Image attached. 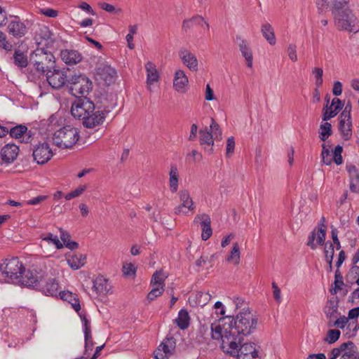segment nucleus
<instances>
[{
    "instance_id": "obj_1",
    "label": "nucleus",
    "mask_w": 359,
    "mask_h": 359,
    "mask_svg": "<svg viewBox=\"0 0 359 359\" xmlns=\"http://www.w3.org/2000/svg\"><path fill=\"white\" fill-rule=\"evenodd\" d=\"M226 339L238 340L239 342L243 340V336L252 333L257 328V318L250 311H244L237 315V319L234 320L233 315H226Z\"/></svg>"
},
{
    "instance_id": "obj_2",
    "label": "nucleus",
    "mask_w": 359,
    "mask_h": 359,
    "mask_svg": "<svg viewBox=\"0 0 359 359\" xmlns=\"http://www.w3.org/2000/svg\"><path fill=\"white\" fill-rule=\"evenodd\" d=\"M229 341V348L226 350V354H228L230 357H236L237 359H245V358H251L255 359L257 358H261L259 355V346L256 347V345L253 343H245L241 344L238 340L231 339Z\"/></svg>"
},
{
    "instance_id": "obj_3",
    "label": "nucleus",
    "mask_w": 359,
    "mask_h": 359,
    "mask_svg": "<svg viewBox=\"0 0 359 359\" xmlns=\"http://www.w3.org/2000/svg\"><path fill=\"white\" fill-rule=\"evenodd\" d=\"M55 57L43 49H36L30 56V65L34 66L35 71L39 74H47L55 68Z\"/></svg>"
},
{
    "instance_id": "obj_4",
    "label": "nucleus",
    "mask_w": 359,
    "mask_h": 359,
    "mask_svg": "<svg viewBox=\"0 0 359 359\" xmlns=\"http://www.w3.org/2000/svg\"><path fill=\"white\" fill-rule=\"evenodd\" d=\"M80 135L76 128L69 126L55 131L53 135V144L60 149H70L79 140Z\"/></svg>"
},
{
    "instance_id": "obj_5",
    "label": "nucleus",
    "mask_w": 359,
    "mask_h": 359,
    "mask_svg": "<svg viewBox=\"0 0 359 359\" xmlns=\"http://www.w3.org/2000/svg\"><path fill=\"white\" fill-rule=\"evenodd\" d=\"M335 25L340 30H346L350 32L359 31L357 18L349 9L332 11Z\"/></svg>"
},
{
    "instance_id": "obj_6",
    "label": "nucleus",
    "mask_w": 359,
    "mask_h": 359,
    "mask_svg": "<svg viewBox=\"0 0 359 359\" xmlns=\"http://www.w3.org/2000/svg\"><path fill=\"white\" fill-rule=\"evenodd\" d=\"M68 83L70 93L76 97H86L93 88L92 81L84 74L72 76Z\"/></svg>"
},
{
    "instance_id": "obj_7",
    "label": "nucleus",
    "mask_w": 359,
    "mask_h": 359,
    "mask_svg": "<svg viewBox=\"0 0 359 359\" xmlns=\"http://www.w3.org/2000/svg\"><path fill=\"white\" fill-rule=\"evenodd\" d=\"M25 267L18 257L6 259L0 264V271L13 283L18 284Z\"/></svg>"
},
{
    "instance_id": "obj_8",
    "label": "nucleus",
    "mask_w": 359,
    "mask_h": 359,
    "mask_svg": "<svg viewBox=\"0 0 359 359\" xmlns=\"http://www.w3.org/2000/svg\"><path fill=\"white\" fill-rule=\"evenodd\" d=\"M45 276H47V272L41 268L27 271L25 269L18 284L39 290Z\"/></svg>"
},
{
    "instance_id": "obj_9",
    "label": "nucleus",
    "mask_w": 359,
    "mask_h": 359,
    "mask_svg": "<svg viewBox=\"0 0 359 359\" xmlns=\"http://www.w3.org/2000/svg\"><path fill=\"white\" fill-rule=\"evenodd\" d=\"M180 203L174 209V212L178 215H187L193 212L196 206L188 190H181L179 193Z\"/></svg>"
},
{
    "instance_id": "obj_10",
    "label": "nucleus",
    "mask_w": 359,
    "mask_h": 359,
    "mask_svg": "<svg viewBox=\"0 0 359 359\" xmlns=\"http://www.w3.org/2000/svg\"><path fill=\"white\" fill-rule=\"evenodd\" d=\"M176 348V341L174 337H166L154 351V359L168 358L171 357Z\"/></svg>"
},
{
    "instance_id": "obj_11",
    "label": "nucleus",
    "mask_w": 359,
    "mask_h": 359,
    "mask_svg": "<svg viewBox=\"0 0 359 359\" xmlns=\"http://www.w3.org/2000/svg\"><path fill=\"white\" fill-rule=\"evenodd\" d=\"M94 110L95 105L93 102L86 99L81 102L73 104L71 108V113L74 117L82 119L83 121L85 117L89 113H93Z\"/></svg>"
},
{
    "instance_id": "obj_12",
    "label": "nucleus",
    "mask_w": 359,
    "mask_h": 359,
    "mask_svg": "<svg viewBox=\"0 0 359 359\" xmlns=\"http://www.w3.org/2000/svg\"><path fill=\"white\" fill-rule=\"evenodd\" d=\"M32 155L38 164H44L50 160L53 152L48 143L43 142L34 147Z\"/></svg>"
},
{
    "instance_id": "obj_13",
    "label": "nucleus",
    "mask_w": 359,
    "mask_h": 359,
    "mask_svg": "<svg viewBox=\"0 0 359 359\" xmlns=\"http://www.w3.org/2000/svg\"><path fill=\"white\" fill-rule=\"evenodd\" d=\"M116 77V70L106 63H101L96 69V79L103 81L106 85H110L115 81Z\"/></svg>"
},
{
    "instance_id": "obj_14",
    "label": "nucleus",
    "mask_w": 359,
    "mask_h": 359,
    "mask_svg": "<svg viewBox=\"0 0 359 359\" xmlns=\"http://www.w3.org/2000/svg\"><path fill=\"white\" fill-rule=\"evenodd\" d=\"M193 222L201 227V238L203 241H207L210 238L212 234V230L211 228V219L208 215L205 213L196 215Z\"/></svg>"
},
{
    "instance_id": "obj_15",
    "label": "nucleus",
    "mask_w": 359,
    "mask_h": 359,
    "mask_svg": "<svg viewBox=\"0 0 359 359\" xmlns=\"http://www.w3.org/2000/svg\"><path fill=\"white\" fill-rule=\"evenodd\" d=\"M46 79L50 86L55 89H59L68 82L66 72L55 69V68L47 72Z\"/></svg>"
},
{
    "instance_id": "obj_16",
    "label": "nucleus",
    "mask_w": 359,
    "mask_h": 359,
    "mask_svg": "<svg viewBox=\"0 0 359 359\" xmlns=\"http://www.w3.org/2000/svg\"><path fill=\"white\" fill-rule=\"evenodd\" d=\"M12 18L8 25V32L15 38H21L27 33V27L17 15H10Z\"/></svg>"
},
{
    "instance_id": "obj_17",
    "label": "nucleus",
    "mask_w": 359,
    "mask_h": 359,
    "mask_svg": "<svg viewBox=\"0 0 359 359\" xmlns=\"http://www.w3.org/2000/svg\"><path fill=\"white\" fill-rule=\"evenodd\" d=\"M59 287L57 280L47 276L43 278L38 290L48 296H56L58 293Z\"/></svg>"
},
{
    "instance_id": "obj_18",
    "label": "nucleus",
    "mask_w": 359,
    "mask_h": 359,
    "mask_svg": "<svg viewBox=\"0 0 359 359\" xmlns=\"http://www.w3.org/2000/svg\"><path fill=\"white\" fill-rule=\"evenodd\" d=\"M105 114L101 111L89 113L83 121V126L87 128H94L102 125L105 120Z\"/></svg>"
},
{
    "instance_id": "obj_19",
    "label": "nucleus",
    "mask_w": 359,
    "mask_h": 359,
    "mask_svg": "<svg viewBox=\"0 0 359 359\" xmlns=\"http://www.w3.org/2000/svg\"><path fill=\"white\" fill-rule=\"evenodd\" d=\"M8 133L12 137L20 139L21 142L28 143L32 140V133L25 126L18 125L13 127Z\"/></svg>"
},
{
    "instance_id": "obj_20",
    "label": "nucleus",
    "mask_w": 359,
    "mask_h": 359,
    "mask_svg": "<svg viewBox=\"0 0 359 359\" xmlns=\"http://www.w3.org/2000/svg\"><path fill=\"white\" fill-rule=\"evenodd\" d=\"M179 57L182 60L183 64L191 71L196 72L198 70V64L197 58L196 55L189 50L186 48L180 50Z\"/></svg>"
},
{
    "instance_id": "obj_21",
    "label": "nucleus",
    "mask_w": 359,
    "mask_h": 359,
    "mask_svg": "<svg viewBox=\"0 0 359 359\" xmlns=\"http://www.w3.org/2000/svg\"><path fill=\"white\" fill-rule=\"evenodd\" d=\"M189 85V80L184 72L178 69L175 72L173 79V87L178 93H184L187 91Z\"/></svg>"
},
{
    "instance_id": "obj_22",
    "label": "nucleus",
    "mask_w": 359,
    "mask_h": 359,
    "mask_svg": "<svg viewBox=\"0 0 359 359\" xmlns=\"http://www.w3.org/2000/svg\"><path fill=\"white\" fill-rule=\"evenodd\" d=\"M194 27H200L205 31H209V24L201 15H195L191 18L184 20L182 22V29L185 32Z\"/></svg>"
},
{
    "instance_id": "obj_23",
    "label": "nucleus",
    "mask_w": 359,
    "mask_h": 359,
    "mask_svg": "<svg viewBox=\"0 0 359 359\" xmlns=\"http://www.w3.org/2000/svg\"><path fill=\"white\" fill-rule=\"evenodd\" d=\"M19 153V148L14 144H7L1 150V156L4 162L10 163L13 162Z\"/></svg>"
},
{
    "instance_id": "obj_24",
    "label": "nucleus",
    "mask_w": 359,
    "mask_h": 359,
    "mask_svg": "<svg viewBox=\"0 0 359 359\" xmlns=\"http://www.w3.org/2000/svg\"><path fill=\"white\" fill-rule=\"evenodd\" d=\"M349 1V0H318L317 6L319 11H324L329 8L332 11L342 9Z\"/></svg>"
},
{
    "instance_id": "obj_25",
    "label": "nucleus",
    "mask_w": 359,
    "mask_h": 359,
    "mask_svg": "<svg viewBox=\"0 0 359 359\" xmlns=\"http://www.w3.org/2000/svg\"><path fill=\"white\" fill-rule=\"evenodd\" d=\"M145 70L147 72V86L148 90L151 92V86L154 83L159 80V74L156 69V65L151 62H147L145 64Z\"/></svg>"
},
{
    "instance_id": "obj_26",
    "label": "nucleus",
    "mask_w": 359,
    "mask_h": 359,
    "mask_svg": "<svg viewBox=\"0 0 359 359\" xmlns=\"http://www.w3.org/2000/svg\"><path fill=\"white\" fill-rule=\"evenodd\" d=\"M199 142L200 144L203 147L205 151L210 154L213 152V135L211 132H209L207 128L199 131Z\"/></svg>"
},
{
    "instance_id": "obj_27",
    "label": "nucleus",
    "mask_w": 359,
    "mask_h": 359,
    "mask_svg": "<svg viewBox=\"0 0 359 359\" xmlns=\"http://www.w3.org/2000/svg\"><path fill=\"white\" fill-rule=\"evenodd\" d=\"M93 289L97 294L106 295L110 291L111 285L107 278L99 276L93 280Z\"/></svg>"
},
{
    "instance_id": "obj_28",
    "label": "nucleus",
    "mask_w": 359,
    "mask_h": 359,
    "mask_svg": "<svg viewBox=\"0 0 359 359\" xmlns=\"http://www.w3.org/2000/svg\"><path fill=\"white\" fill-rule=\"evenodd\" d=\"M236 43L238 44L242 55L245 57L246 65L248 67H252V53L246 41L240 36H236Z\"/></svg>"
},
{
    "instance_id": "obj_29",
    "label": "nucleus",
    "mask_w": 359,
    "mask_h": 359,
    "mask_svg": "<svg viewBox=\"0 0 359 359\" xmlns=\"http://www.w3.org/2000/svg\"><path fill=\"white\" fill-rule=\"evenodd\" d=\"M60 56L64 62L70 65L79 62L82 59L81 55L74 50H63Z\"/></svg>"
},
{
    "instance_id": "obj_30",
    "label": "nucleus",
    "mask_w": 359,
    "mask_h": 359,
    "mask_svg": "<svg viewBox=\"0 0 359 359\" xmlns=\"http://www.w3.org/2000/svg\"><path fill=\"white\" fill-rule=\"evenodd\" d=\"M223 320L224 317H220L217 320L211 324L212 338L215 340L222 341L221 348L222 349L224 348L223 346V330L224 326Z\"/></svg>"
},
{
    "instance_id": "obj_31",
    "label": "nucleus",
    "mask_w": 359,
    "mask_h": 359,
    "mask_svg": "<svg viewBox=\"0 0 359 359\" xmlns=\"http://www.w3.org/2000/svg\"><path fill=\"white\" fill-rule=\"evenodd\" d=\"M78 314L82 321L83 330L85 336L86 351H88L89 344H90L92 345L90 322L87 319L86 315L84 313L79 311Z\"/></svg>"
},
{
    "instance_id": "obj_32",
    "label": "nucleus",
    "mask_w": 359,
    "mask_h": 359,
    "mask_svg": "<svg viewBox=\"0 0 359 359\" xmlns=\"http://www.w3.org/2000/svg\"><path fill=\"white\" fill-rule=\"evenodd\" d=\"M59 294L62 299L68 302L72 305L74 311L77 313H79V311H81V305L78 296L76 294L69 291H63L59 292Z\"/></svg>"
},
{
    "instance_id": "obj_33",
    "label": "nucleus",
    "mask_w": 359,
    "mask_h": 359,
    "mask_svg": "<svg viewBox=\"0 0 359 359\" xmlns=\"http://www.w3.org/2000/svg\"><path fill=\"white\" fill-rule=\"evenodd\" d=\"M226 261L233 266H238L241 262V250L238 243H233Z\"/></svg>"
},
{
    "instance_id": "obj_34",
    "label": "nucleus",
    "mask_w": 359,
    "mask_h": 359,
    "mask_svg": "<svg viewBox=\"0 0 359 359\" xmlns=\"http://www.w3.org/2000/svg\"><path fill=\"white\" fill-rule=\"evenodd\" d=\"M338 311V300L337 299H332L327 302L326 305L324 308V312L326 317L330 320H332L337 318V314Z\"/></svg>"
},
{
    "instance_id": "obj_35",
    "label": "nucleus",
    "mask_w": 359,
    "mask_h": 359,
    "mask_svg": "<svg viewBox=\"0 0 359 359\" xmlns=\"http://www.w3.org/2000/svg\"><path fill=\"white\" fill-rule=\"evenodd\" d=\"M351 127V118L346 120V118H339V128L345 140H348L352 135Z\"/></svg>"
},
{
    "instance_id": "obj_36",
    "label": "nucleus",
    "mask_w": 359,
    "mask_h": 359,
    "mask_svg": "<svg viewBox=\"0 0 359 359\" xmlns=\"http://www.w3.org/2000/svg\"><path fill=\"white\" fill-rule=\"evenodd\" d=\"M179 172L176 165H172L169 172V186L172 193L178 189Z\"/></svg>"
},
{
    "instance_id": "obj_37",
    "label": "nucleus",
    "mask_w": 359,
    "mask_h": 359,
    "mask_svg": "<svg viewBox=\"0 0 359 359\" xmlns=\"http://www.w3.org/2000/svg\"><path fill=\"white\" fill-rule=\"evenodd\" d=\"M68 265L74 270L82 267L86 263V256L82 254H76L67 259Z\"/></svg>"
},
{
    "instance_id": "obj_38",
    "label": "nucleus",
    "mask_w": 359,
    "mask_h": 359,
    "mask_svg": "<svg viewBox=\"0 0 359 359\" xmlns=\"http://www.w3.org/2000/svg\"><path fill=\"white\" fill-rule=\"evenodd\" d=\"M190 317L189 313L185 309H181L177 318L175 319L174 322L182 330L187 329L189 325Z\"/></svg>"
},
{
    "instance_id": "obj_39",
    "label": "nucleus",
    "mask_w": 359,
    "mask_h": 359,
    "mask_svg": "<svg viewBox=\"0 0 359 359\" xmlns=\"http://www.w3.org/2000/svg\"><path fill=\"white\" fill-rule=\"evenodd\" d=\"M261 32L262 35L270 45H275L276 42L274 31L272 26L266 22L262 25Z\"/></svg>"
},
{
    "instance_id": "obj_40",
    "label": "nucleus",
    "mask_w": 359,
    "mask_h": 359,
    "mask_svg": "<svg viewBox=\"0 0 359 359\" xmlns=\"http://www.w3.org/2000/svg\"><path fill=\"white\" fill-rule=\"evenodd\" d=\"M318 133L320 140L323 142H325L332 134L331 123L325 121L320 124Z\"/></svg>"
},
{
    "instance_id": "obj_41",
    "label": "nucleus",
    "mask_w": 359,
    "mask_h": 359,
    "mask_svg": "<svg viewBox=\"0 0 359 359\" xmlns=\"http://www.w3.org/2000/svg\"><path fill=\"white\" fill-rule=\"evenodd\" d=\"M13 60L14 64L20 68L26 67L28 65L27 55L19 50L15 51Z\"/></svg>"
},
{
    "instance_id": "obj_42",
    "label": "nucleus",
    "mask_w": 359,
    "mask_h": 359,
    "mask_svg": "<svg viewBox=\"0 0 359 359\" xmlns=\"http://www.w3.org/2000/svg\"><path fill=\"white\" fill-rule=\"evenodd\" d=\"M325 222V218L323 217L320 219L318 228L317 230V243L320 245H324L326 238V229Z\"/></svg>"
},
{
    "instance_id": "obj_43",
    "label": "nucleus",
    "mask_w": 359,
    "mask_h": 359,
    "mask_svg": "<svg viewBox=\"0 0 359 359\" xmlns=\"http://www.w3.org/2000/svg\"><path fill=\"white\" fill-rule=\"evenodd\" d=\"M41 238L43 241H46L48 244H52L55 245L57 249H62L63 248V244L60 241L57 236L54 235L51 233H48L46 234H43L41 236Z\"/></svg>"
},
{
    "instance_id": "obj_44",
    "label": "nucleus",
    "mask_w": 359,
    "mask_h": 359,
    "mask_svg": "<svg viewBox=\"0 0 359 359\" xmlns=\"http://www.w3.org/2000/svg\"><path fill=\"white\" fill-rule=\"evenodd\" d=\"M341 358L346 359H359V353L357 351V348L353 344V346H348L347 348L343 351Z\"/></svg>"
},
{
    "instance_id": "obj_45",
    "label": "nucleus",
    "mask_w": 359,
    "mask_h": 359,
    "mask_svg": "<svg viewBox=\"0 0 359 359\" xmlns=\"http://www.w3.org/2000/svg\"><path fill=\"white\" fill-rule=\"evenodd\" d=\"M330 147V146H328L327 147L325 144H322L321 161L323 164L327 165H330L332 163V158L331 157Z\"/></svg>"
},
{
    "instance_id": "obj_46",
    "label": "nucleus",
    "mask_w": 359,
    "mask_h": 359,
    "mask_svg": "<svg viewBox=\"0 0 359 359\" xmlns=\"http://www.w3.org/2000/svg\"><path fill=\"white\" fill-rule=\"evenodd\" d=\"M325 258L328 264L332 262V259L334 255V250L333 244L330 241L325 242Z\"/></svg>"
},
{
    "instance_id": "obj_47",
    "label": "nucleus",
    "mask_w": 359,
    "mask_h": 359,
    "mask_svg": "<svg viewBox=\"0 0 359 359\" xmlns=\"http://www.w3.org/2000/svg\"><path fill=\"white\" fill-rule=\"evenodd\" d=\"M358 278H359V266L353 264L346 275V281L351 284L356 283Z\"/></svg>"
},
{
    "instance_id": "obj_48",
    "label": "nucleus",
    "mask_w": 359,
    "mask_h": 359,
    "mask_svg": "<svg viewBox=\"0 0 359 359\" xmlns=\"http://www.w3.org/2000/svg\"><path fill=\"white\" fill-rule=\"evenodd\" d=\"M348 346H353V342L349 341L345 343H343L340 345L339 348H333L331 351V356H330L329 359H336L339 357L341 353H342L343 351L347 348Z\"/></svg>"
},
{
    "instance_id": "obj_49",
    "label": "nucleus",
    "mask_w": 359,
    "mask_h": 359,
    "mask_svg": "<svg viewBox=\"0 0 359 359\" xmlns=\"http://www.w3.org/2000/svg\"><path fill=\"white\" fill-rule=\"evenodd\" d=\"M338 113L334 108H330V106L327 107V104H325L323 109V121L327 122L328 120L336 116Z\"/></svg>"
},
{
    "instance_id": "obj_50",
    "label": "nucleus",
    "mask_w": 359,
    "mask_h": 359,
    "mask_svg": "<svg viewBox=\"0 0 359 359\" xmlns=\"http://www.w3.org/2000/svg\"><path fill=\"white\" fill-rule=\"evenodd\" d=\"M348 318L343 316L339 318H335L334 320H332V321L329 320L327 325L330 327L336 326L341 329H343L345 327L346 324L348 323Z\"/></svg>"
},
{
    "instance_id": "obj_51",
    "label": "nucleus",
    "mask_w": 359,
    "mask_h": 359,
    "mask_svg": "<svg viewBox=\"0 0 359 359\" xmlns=\"http://www.w3.org/2000/svg\"><path fill=\"white\" fill-rule=\"evenodd\" d=\"M87 189L86 185H80L74 191L67 194L65 198L66 200L69 201L74 198L80 196Z\"/></svg>"
},
{
    "instance_id": "obj_52",
    "label": "nucleus",
    "mask_w": 359,
    "mask_h": 359,
    "mask_svg": "<svg viewBox=\"0 0 359 359\" xmlns=\"http://www.w3.org/2000/svg\"><path fill=\"white\" fill-rule=\"evenodd\" d=\"M342 151L343 147L341 145L336 146L333 151L332 161H334L338 165H341L343 163L341 156Z\"/></svg>"
},
{
    "instance_id": "obj_53",
    "label": "nucleus",
    "mask_w": 359,
    "mask_h": 359,
    "mask_svg": "<svg viewBox=\"0 0 359 359\" xmlns=\"http://www.w3.org/2000/svg\"><path fill=\"white\" fill-rule=\"evenodd\" d=\"M341 334V332L338 330H330L327 332V337L325 341L329 344H333L338 340Z\"/></svg>"
},
{
    "instance_id": "obj_54",
    "label": "nucleus",
    "mask_w": 359,
    "mask_h": 359,
    "mask_svg": "<svg viewBox=\"0 0 359 359\" xmlns=\"http://www.w3.org/2000/svg\"><path fill=\"white\" fill-rule=\"evenodd\" d=\"M166 278L167 276L163 271H156L152 276L151 283H158V285L165 284Z\"/></svg>"
},
{
    "instance_id": "obj_55",
    "label": "nucleus",
    "mask_w": 359,
    "mask_h": 359,
    "mask_svg": "<svg viewBox=\"0 0 359 359\" xmlns=\"http://www.w3.org/2000/svg\"><path fill=\"white\" fill-rule=\"evenodd\" d=\"M313 74L315 76L316 82L315 84L317 88L320 87L323 82V70L320 67H315L312 71Z\"/></svg>"
},
{
    "instance_id": "obj_56",
    "label": "nucleus",
    "mask_w": 359,
    "mask_h": 359,
    "mask_svg": "<svg viewBox=\"0 0 359 359\" xmlns=\"http://www.w3.org/2000/svg\"><path fill=\"white\" fill-rule=\"evenodd\" d=\"M243 303V300L238 297H234L233 299L229 297L228 300L226 301V304H227L228 306L231 307L233 310H236L241 307Z\"/></svg>"
},
{
    "instance_id": "obj_57",
    "label": "nucleus",
    "mask_w": 359,
    "mask_h": 359,
    "mask_svg": "<svg viewBox=\"0 0 359 359\" xmlns=\"http://www.w3.org/2000/svg\"><path fill=\"white\" fill-rule=\"evenodd\" d=\"M202 158V154L196 149H193L190 153L187 154L186 156V159L191 163L201 161Z\"/></svg>"
},
{
    "instance_id": "obj_58",
    "label": "nucleus",
    "mask_w": 359,
    "mask_h": 359,
    "mask_svg": "<svg viewBox=\"0 0 359 359\" xmlns=\"http://www.w3.org/2000/svg\"><path fill=\"white\" fill-rule=\"evenodd\" d=\"M235 141L233 137H230L226 140V158L231 157L234 153Z\"/></svg>"
},
{
    "instance_id": "obj_59",
    "label": "nucleus",
    "mask_w": 359,
    "mask_h": 359,
    "mask_svg": "<svg viewBox=\"0 0 359 359\" xmlns=\"http://www.w3.org/2000/svg\"><path fill=\"white\" fill-rule=\"evenodd\" d=\"M0 47L6 51H11L13 49V45L7 41L6 36L0 31Z\"/></svg>"
},
{
    "instance_id": "obj_60",
    "label": "nucleus",
    "mask_w": 359,
    "mask_h": 359,
    "mask_svg": "<svg viewBox=\"0 0 359 359\" xmlns=\"http://www.w3.org/2000/svg\"><path fill=\"white\" fill-rule=\"evenodd\" d=\"M163 292H164V288H163V287L152 288L151 290L147 294V299L149 301H154L158 297H160L161 295H162Z\"/></svg>"
},
{
    "instance_id": "obj_61",
    "label": "nucleus",
    "mask_w": 359,
    "mask_h": 359,
    "mask_svg": "<svg viewBox=\"0 0 359 359\" xmlns=\"http://www.w3.org/2000/svg\"><path fill=\"white\" fill-rule=\"evenodd\" d=\"M317 240V231L316 229H314L309 234L308 237V242L306 245L309 246L312 250H316L317 248L316 244L314 243L315 240Z\"/></svg>"
},
{
    "instance_id": "obj_62",
    "label": "nucleus",
    "mask_w": 359,
    "mask_h": 359,
    "mask_svg": "<svg viewBox=\"0 0 359 359\" xmlns=\"http://www.w3.org/2000/svg\"><path fill=\"white\" fill-rule=\"evenodd\" d=\"M350 189L352 192L359 191V174L351 177Z\"/></svg>"
},
{
    "instance_id": "obj_63",
    "label": "nucleus",
    "mask_w": 359,
    "mask_h": 359,
    "mask_svg": "<svg viewBox=\"0 0 359 359\" xmlns=\"http://www.w3.org/2000/svg\"><path fill=\"white\" fill-rule=\"evenodd\" d=\"M99 6L102 10L109 13H120L121 11L120 8L116 10L113 5L106 2L100 3Z\"/></svg>"
},
{
    "instance_id": "obj_64",
    "label": "nucleus",
    "mask_w": 359,
    "mask_h": 359,
    "mask_svg": "<svg viewBox=\"0 0 359 359\" xmlns=\"http://www.w3.org/2000/svg\"><path fill=\"white\" fill-rule=\"evenodd\" d=\"M123 272L125 276H132L135 273V268L131 263L126 264L123 266Z\"/></svg>"
}]
</instances>
